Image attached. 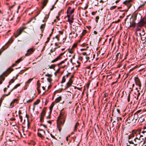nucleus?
I'll use <instances>...</instances> for the list:
<instances>
[{
  "instance_id": "1",
  "label": "nucleus",
  "mask_w": 146,
  "mask_h": 146,
  "mask_svg": "<svg viewBox=\"0 0 146 146\" xmlns=\"http://www.w3.org/2000/svg\"><path fill=\"white\" fill-rule=\"evenodd\" d=\"M65 121L64 115L63 113H61L58 117L57 120V128L60 132L62 129V126L63 125Z\"/></svg>"
},
{
  "instance_id": "2",
  "label": "nucleus",
  "mask_w": 146,
  "mask_h": 146,
  "mask_svg": "<svg viewBox=\"0 0 146 146\" xmlns=\"http://www.w3.org/2000/svg\"><path fill=\"white\" fill-rule=\"evenodd\" d=\"M137 15L135 14L133 15L130 19L129 21L127 22V18L125 19V23L128 27H130L131 25V22H135L137 19Z\"/></svg>"
},
{
  "instance_id": "3",
  "label": "nucleus",
  "mask_w": 146,
  "mask_h": 146,
  "mask_svg": "<svg viewBox=\"0 0 146 146\" xmlns=\"http://www.w3.org/2000/svg\"><path fill=\"white\" fill-rule=\"evenodd\" d=\"M134 133H135V136H136V139H137L141 140L140 137H143V136H141L140 134V131L139 130H135V131H134Z\"/></svg>"
},
{
  "instance_id": "4",
  "label": "nucleus",
  "mask_w": 146,
  "mask_h": 146,
  "mask_svg": "<svg viewBox=\"0 0 146 146\" xmlns=\"http://www.w3.org/2000/svg\"><path fill=\"white\" fill-rule=\"evenodd\" d=\"M65 53V52L63 53H60L56 58L51 61V63H54L62 58L61 56Z\"/></svg>"
},
{
  "instance_id": "5",
  "label": "nucleus",
  "mask_w": 146,
  "mask_h": 146,
  "mask_svg": "<svg viewBox=\"0 0 146 146\" xmlns=\"http://www.w3.org/2000/svg\"><path fill=\"white\" fill-rule=\"evenodd\" d=\"M133 1V0H127L125 1L123 3L127 5L128 8H129L132 5V3Z\"/></svg>"
},
{
  "instance_id": "6",
  "label": "nucleus",
  "mask_w": 146,
  "mask_h": 146,
  "mask_svg": "<svg viewBox=\"0 0 146 146\" xmlns=\"http://www.w3.org/2000/svg\"><path fill=\"white\" fill-rule=\"evenodd\" d=\"M135 81L136 84L138 86L139 89H141V84L140 83L139 79L138 77H135Z\"/></svg>"
},
{
  "instance_id": "7",
  "label": "nucleus",
  "mask_w": 146,
  "mask_h": 146,
  "mask_svg": "<svg viewBox=\"0 0 146 146\" xmlns=\"http://www.w3.org/2000/svg\"><path fill=\"white\" fill-rule=\"evenodd\" d=\"M34 49L33 48H31L27 50V53L25 54L26 56H28L32 54L34 51Z\"/></svg>"
},
{
  "instance_id": "8",
  "label": "nucleus",
  "mask_w": 146,
  "mask_h": 146,
  "mask_svg": "<svg viewBox=\"0 0 146 146\" xmlns=\"http://www.w3.org/2000/svg\"><path fill=\"white\" fill-rule=\"evenodd\" d=\"M77 34L76 33H75V31H72L71 33L69 34V37L71 38H75L77 36Z\"/></svg>"
},
{
  "instance_id": "9",
  "label": "nucleus",
  "mask_w": 146,
  "mask_h": 146,
  "mask_svg": "<svg viewBox=\"0 0 146 146\" xmlns=\"http://www.w3.org/2000/svg\"><path fill=\"white\" fill-rule=\"evenodd\" d=\"M136 116H135V115H134L132 114H131L127 118V119L128 120V119L129 120V121L130 122H131L132 121H134V120L135 119V117Z\"/></svg>"
},
{
  "instance_id": "10",
  "label": "nucleus",
  "mask_w": 146,
  "mask_h": 146,
  "mask_svg": "<svg viewBox=\"0 0 146 146\" xmlns=\"http://www.w3.org/2000/svg\"><path fill=\"white\" fill-rule=\"evenodd\" d=\"M121 54L120 52L118 53L115 55V58H114L113 60H115V62H116L118 60H120L121 58Z\"/></svg>"
},
{
  "instance_id": "11",
  "label": "nucleus",
  "mask_w": 146,
  "mask_h": 146,
  "mask_svg": "<svg viewBox=\"0 0 146 146\" xmlns=\"http://www.w3.org/2000/svg\"><path fill=\"white\" fill-rule=\"evenodd\" d=\"M66 60V59H65L64 60L61 61L57 65L59 67L60 69L61 68H64L66 67V66L65 65H64L62 66H60L61 65L64 63L65 61Z\"/></svg>"
},
{
  "instance_id": "12",
  "label": "nucleus",
  "mask_w": 146,
  "mask_h": 146,
  "mask_svg": "<svg viewBox=\"0 0 146 146\" xmlns=\"http://www.w3.org/2000/svg\"><path fill=\"white\" fill-rule=\"evenodd\" d=\"M72 84V81L71 80V78H70L69 81L67 82L66 84V86L65 89H67L69 88L71 86Z\"/></svg>"
},
{
  "instance_id": "13",
  "label": "nucleus",
  "mask_w": 146,
  "mask_h": 146,
  "mask_svg": "<svg viewBox=\"0 0 146 146\" xmlns=\"http://www.w3.org/2000/svg\"><path fill=\"white\" fill-rule=\"evenodd\" d=\"M26 28V27H21L19 28V31L18 32L19 33V35H20L21 33Z\"/></svg>"
},
{
  "instance_id": "14",
  "label": "nucleus",
  "mask_w": 146,
  "mask_h": 146,
  "mask_svg": "<svg viewBox=\"0 0 146 146\" xmlns=\"http://www.w3.org/2000/svg\"><path fill=\"white\" fill-rule=\"evenodd\" d=\"M17 100L16 99H14L11 103L10 104V106L12 108L14 106V104L15 102H17Z\"/></svg>"
},
{
  "instance_id": "15",
  "label": "nucleus",
  "mask_w": 146,
  "mask_h": 146,
  "mask_svg": "<svg viewBox=\"0 0 146 146\" xmlns=\"http://www.w3.org/2000/svg\"><path fill=\"white\" fill-rule=\"evenodd\" d=\"M73 18L72 17H68V21L70 25H71V23H73Z\"/></svg>"
},
{
  "instance_id": "16",
  "label": "nucleus",
  "mask_w": 146,
  "mask_h": 146,
  "mask_svg": "<svg viewBox=\"0 0 146 146\" xmlns=\"http://www.w3.org/2000/svg\"><path fill=\"white\" fill-rule=\"evenodd\" d=\"M48 1V0H44L43 2H42V4L43 7H42V9H43L44 6H45L47 3Z\"/></svg>"
},
{
  "instance_id": "17",
  "label": "nucleus",
  "mask_w": 146,
  "mask_h": 146,
  "mask_svg": "<svg viewBox=\"0 0 146 146\" xmlns=\"http://www.w3.org/2000/svg\"><path fill=\"white\" fill-rule=\"evenodd\" d=\"M144 130L142 132V133L143 134V136H144L145 138H146V128L145 127L143 128Z\"/></svg>"
},
{
  "instance_id": "18",
  "label": "nucleus",
  "mask_w": 146,
  "mask_h": 146,
  "mask_svg": "<svg viewBox=\"0 0 146 146\" xmlns=\"http://www.w3.org/2000/svg\"><path fill=\"white\" fill-rule=\"evenodd\" d=\"M140 21L144 25H145L146 24V18L145 17H144L141 19Z\"/></svg>"
},
{
  "instance_id": "19",
  "label": "nucleus",
  "mask_w": 146,
  "mask_h": 146,
  "mask_svg": "<svg viewBox=\"0 0 146 146\" xmlns=\"http://www.w3.org/2000/svg\"><path fill=\"white\" fill-rule=\"evenodd\" d=\"M45 115H43L41 114H40V121L42 122L44 121V117Z\"/></svg>"
},
{
  "instance_id": "20",
  "label": "nucleus",
  "mask_w": 146,
  "mask_h": 146,
  "mask_svg": "<svg viewBox=\"0 0 146 146\" xmlns=\"http://www.w3.org/2000/svg\"><path fill=\"white\" fill-rule=\"evenodd\" d=\"M62 99L61 96H59L58 97L56 98L55 100V102L57 103L59 102Z\"/></svg>"
},
{
  "instance_id": "21",
  "label": "nucleus",
  "mask_w": 146,
  "mask_h": 146,
  "mask_svg": "<svg viewBox=\"0 0 146 146\" xmlns=\"http://www.w3.org/2000/svg\"><path fill=\"white\" fill-rule=\"evenodd\" d=\"M47 109L46 108L44 107L41 113V114H43V115H45L46 114V111Z\"/></svg>"
},
{
  "instance_id": "22",
  "label": "nucleus",
  "mask_w": 146,
  "mask_h": 146,
  "mask_svg": "<svg viewBox=\"0 0 146 146\" xmlns=\"http://www.w3.org/2000/svg\"><path fill=\"white\" fill-rule=\"evenodd\" d=\"M79 123L78 122H77L76 123V124L74 127V131H76L77 130V127L79 125Z\"/></svg>"
},
{
  "instance_id": "23",
  "label": "nucleus",
  "mask_w": 146,
  "mask_h": 146,
  "mask_svg": "<svg viewBox=\"0 0 146 146\" xmlns=\"http://www.w3.org/2000/svg\"><path fill=\"white\" fill-rule=\"evenodd\" d=\"M144 25H145L144 24L141 22L140 21H139L137 24V25H138L139 27H141L143 26Z\"/></svg>"
},
{
  "instance_id": "24",
  "label": "nucleus",
  "mask_w": 146,
  "mask_h": 146,
  "mask_svg": "<svg viewBox=\"0 0 146 146\" xmlns=\"http://www.w3.org/2000/svg\"><path fill=\"white\" fill-rule=\"evenodd\" d=\"M144 25H145L144 24L141 22L140 21H139L137 24V25H138L139 27H141L143 26Z\"/></svg>"
},
{
  "instance_id": "25",
  "label": "nucleus",
  "mask_w": 146,
  "mask_h": 146,
  "mask_svg": "<svg viewBox=\"0 0 146 146\" xmlns=\"http://www.w3.org/2000/svg\"><path fill=\"white\" fill-rule=\"evenodd\" d=\"M56 65L55 64H53L51 65V66H49V68L50 69H53L54 70H55V68L56 66Z\"/></svg>"
},
{
  "instance_id": "26",
  "label": "nucleus",
  "mask_w": 146,
  "mask_h": 146,
  "mask_svg": "<svg viewBox=\"0 0 146 146\" xmlns=\"http://www.w3.org/2000/svg\"><path fill=\"white\" fill-rule=\"evenodd\" d=\"M20 86V84H17L11 90V92H12L13 90L16 89L19 86Z\"/></svg>"
},
{
  "instance_id": "27",
  "label": "nucleus",
  "mask_w": 146,
  "mask_h": 146,
  "mask_svg": "<svg viewBox=\"0 0 146 146\" xmlns=\"http://www.w3.org/2000/svg\"><path fill=\"white\" fill-rule=\"evenodd\" d=\"M45 26V24H43L41 25L40 26V28L41 29V31L42 32L44 30V28Z\"/></svg>"
},
{
  "instance_id": "28",
  "label": "nucleus",
  "mask_w": 146,
  "mask_h": 146,
  "mask_svg": "<svg viewBox=\"0 0 146 146\" xmlns=\"http://www.w3.org/2000/svg\"><path fill=\"white\" fill-rule=\"evenodd\" d=\"M74 9L73 8L72 10H70L69 11H68L67 12V13H68L70 15L72 14L74 12Z\"/></svg>"
},
{
  "instance_id": "29",
  "label": "nucleus",
  "mask_w": 146,
  "mask_h": 146,
  "mask_svg": "<svg viewBox=\"0 0 146 146\" xmlns=\"http://www.w3.org/2000/svg\"><path fill=\"white\" fill-rule=\"evenodd\" d=\"M66 76H64L62 78V81L61 82V83L62 84L65 82L66 81Z\"/></svg>"
},
{
  "instance_id": "30",
  "label": "nucleus",
  "mask_w": 146,
  "mask_h": 146,
  "mask_svg": "<svg viewBox=\"0 0 146 146\" xmlns=\"http://www.w3.org/2000/svg\"><path fill=\"white\" fill-rule=\"evenodd\" d=\"M135 131V130H133L132 131V134H131L130 135H129L131 137H134V136H135V133H133L134 132V131Z\"/></svg>"
},
{
  "instance_id": "31",
  "label": "nucleus",
  "mask_w": 146,
  "mask_h": 146,
  "mask_svg": "<svg viewBox=\"0 0 146 146\" xmlns=\"http://www.w3.org/2000/svg\"><path fill=\"white\" fill-rule=\"evenodd\" d=\"M4 79V78L3 77V76H0V84H1L2 83V81Z\"/></svg>"
},
{
  "instance_id": "32",
  "label": "nucleus",
  "mask_w": 146,
  "mask_h": 146,
  "mask_svg": "<svg viewBox=\"0 0 146 146\" xmlns=\"http://www.w3.org/2000/svg\"><path fill=\"white\" fill-rule=\"evenodd\" d=\"M37 135L38 137L41 138L42 139H43L44 137L40 133H37Z\"/></svg>"
},
{
  "instance_id": "33",
  "label": "nucleus",
  "mask_w": 146,
  "mask_h": 146,
  "mask_svg": "<svg viewBox=\"0 0 146 146\" xmlns=\"http://www.w3.org/2000/svg\"><path fill=\"white\" fill-rule=\"evenodd\" d=\"M22 58H23V57H21V58L18 59L17 60V61H15V63H19L22 60Z\"/></svg>"
},
{
  "instance_id": "34",
  "label": "nucleus",
  "mask_w": 146,
  "mask_h": 146,
  "mask_svg": "<svg viewBox=\"0 0 146 146\" xmlns=\"http://www.w3.org/2000/svg\"><path fill=\"white\" fill-rule=\"evenodd\" d=\"M141 27H139L138 25H137V27L136 29L135 30L136 31H139L141 29Z\"/></svg>"
},
{
  "instance_id": "35",
  "label": "nucleus",
  "mask_w": 146,
  "mask_h": 146,
  "mask_svg": "<svg viewBox=\"0 0 146 146\" xmlns=\"http://www.w3.org/2000/svg\"><path fill=\"white\" fill-rule=\"evenodd\" d=\"M141 110H139L137 111L135 113L134 115L135 116H137L138 115L137 113H140L141 111Z\"/></svg>"
},
{
  "instance_id": "36",
  "label": "nucleus",
  "mask_w": 146,
  "mask_h": 146,
  "mask_svg": "<svg viewBox=\"0 0 146 146\" xmlns=\"http://www.w3.org/2000/svg\"><path fill=\"white\" fill-rule=\"evenodd\" d=\"M37 88H39L40 86V84L39 83V81H38L37 82Z\"/></svg>"
},
{
  "instance_id": "37",
  "label": "nucleus",
  "mask_w": 146,
  "mask_h": 146,
  "mask_svg": "<svg viewBox=\"0 0 146 146\" xmlns=\"http://www.w3.org/2000/svg\"><path fill=\"white\" fill-rule=\"evenodd\" d=\"M72 48H71V49H69L68 50V52L70 53H73V50Z\"/></svg>"
},
{
  "instance_id": "38",
  "label": "nucleus",
  "mask_w": 146,
  "mask_h": 146,
  "mask_svg": "<svg viewBox=\"0 0 146 146\" xmlns=\"http://www.w3.org/2000/svg\"><path fill=\"white\" fill-rule=\"evenodd\" d=\"M136 23H135V22H131V26L132 27H135L136 25Z\"/></svg>"
},
{
  "instance_id": "39",
  "label": "nucleus",
  "mask_w": 146,
  "mask_h": 146,
  "mask_svg": "<svg viewBox=\"0 0 146 146\" xmlns=\"http://www.w3.org/2000/svg\"><path fill=\"white\" fill-rule=\"evenodd\" d=\"M47 80L48 82H49L50 83H51V81L52 80L51 78V77H49L48 78H47Z\"/></svg>"
},
{
  "instance_id": "40",
  "label": "nucleus",
  "mask_w": 146,
  "mask_h": 146,
  "mask_svg": "<svg viewBox=\"0 0 146 146\" xmlns=\"http://www.w3.org/2000/svg\"><path fill=\"white\" fill-rule=\"evenodd\" d=\"M60 68H59L58 69V70L54 72V75H55V76H56V74L58 73L59 71L60 70Z\"/></svg>"
},
{
  "instance_id": "41",
  "label": "nucleus",
  "mask_w": 146,
  "mask_h": 146,
  "mask_svg": "<svg viewBox=\"0 0 146 146\" xmlns=\"http://www.w3.org/2000/svg\"><path fill=\"white\" fill-rule=\"evenodd\" d=\"M39 102H40L39 100H37L34 103V105H37L39 103Z\"/></svg>"
},
{
  "instance_id": "42",
  "label": "nucleus",
  "mask_w": 146,
  "mask_h": 146,
  "mask_svg": "<svg viewBox=\"0 0 146 146\" xmlns=\"http://www.w3.org/2000/svg\"><path fill=\"white\" fill-rule=\"evenodd\" d=\"M45 76H47L48 77V78H49V77H51L52 76V75L51 74H46L45 75Z\"/></svg>"
},
{
  "instance_id": "43",
  "label": "nucleus",
  "mask_w": 146,
  "mask_h": 146,
  "mask_svg": "<svg viewBox=\"0 0 146 146\" xmlns=\"http://www.w3.org/2000/svg\"><path fill=\"white\" fill-rule=\"evenodd\" d=\"M53 107H52V106H50V107H49V109H50V113H51L52 111V108H53Z\"/></svg>"
},
{
  "instance_id": "44",
  "label": "nucleus",
  "mask_w": 146,
  "mask_h": 146,
  "mask_svg": "<svg viewBox=\"0 0 146 146\" xmlns=\"http://www.w3.org/2000/svg\"><path fill=\"white\" fill-rule=\"evenodd\" d=\"M141 33H142V36H144L145 35V31L143 29H142V31Z\"/></svg>"
},
{
  "instance_id": "45",
  "label": "nucleus",
  "mask_w": 146,
  "mask_h": 146,
  "mask_svg": "<svg viewBox=\"0 0 146 146\" xmlns=\"http://www.w3.org/2000/svg\"><path fill=\"white\" fill-rule=\"evenodd\" d=\"M33 78H30L28 80L27 82V83L28 84L30 83L33 80Z\"/></svg>"
},
{
  "instance_id": "46",
  "label": "nucleus",
  "mask_w": 146,
  "mask_h": 146,
  "mask_svg": "<svg viewBox=\"0 0 146 146\" xmlns=\"http://www.w3.org/2000/svg\"><path fill=\"white\" fill-rule=\"evenodd\" d=\"M59 36V35H57L55 37L57 39V40L58 41H59L60 40Z\"/></svg>"
},
{
  "instance_id": "47",
  "label": "nucleus",
  "mask_w": 146,
  "mask_h": 146,
  "mask_svg": "<svg viewBox=\"0 0 146 146\" xmlns=\"http://www.w3.org/2000/svg\"><path fill=\"white\" fill-rule=\"evenodd\" d=\"M130 94H129L128 95V96L127 98V101L128 102H129L130 101Z\"/></svg>"
},
{
  "instance_id": "48",
  "label": "nucleus",
  "mask_w": 146,
  "mask_h": 146,
  "mask_svg": "<svg viewBox=\"0 0 146 146\" xmlns=\"http://www.w3.org/2000/svg\"><path fill=\"white\" fill-rule=\"evenodd\" d=\"M128 141L130 143L133 144H134L135 145V144L134 143V142L132 140H131H131H128Z\"/></svg>"
},
{
  "instance_id": "49",
  "label": "nucleus",
  "mask_w": 146,
  "mask_h": 146,
  "mask_svg": "<svg viewBox=\"0 0 146 146\" xmlns=\"http://www.w3.org/2000/svg\"><path fill=\"white\" fill-rule=\"evenodd\" d=\"M14 82V80L13 79H11V81L9 82V85H10L11 83H13Z\"/></svg>"
},
{
  "instance_id": "50",
  "label": "nucleus",
  "mask_w": 146,
  "mask_h": 146,
  "mask_svg": "<svg viewBox=\"0 0 146 146\" xmlns=\"http://www.w3.org/2000/svg\"><path fill=\"white\" fill-rule=\"evenodd\" d=\"M33 99H30L27 101V103H30L33 100Z\"/></svg>"
},
{
  "instance_id": "51",
  "label": "nucleus",
  "mask_w": 146,
  "mask_h": 146,
  "mask_svg": "<svg viewBox=\"0 0 146 146\" xmlns=\"http://www.w3.org/2000/svg\"><path fill=\"white\" fill-rule=\"evenodd\" d=\"M99 19V16L96 17V22L97 23H98V20Z\"/></svg>"
},
{
  "instance_id": "52",
  "label": "nucleus",
  "mask_w": 146,
  "mask_h": 146,
  "mask_svg": "<svg viewBox=\"0 0 146 146\" xmlns=\"http://www.w3.org/2000/svg\"><path fill=\"white\" fill-rule=\"evenodd\" d=\"M145 4L144 3V4H143L142 5H141L139 6L138 7V9H139L142 8L145 5Z\"/></svg>"
},
{
  "instance_id": "53",
  "label": "nucleus",
  "mask_w": 146,
  "mask_h": 146,
  "mask_svg": "<svg viewBox=\"0 0 146 146\" xmlns=\"http://www.w3.org/2000/svg\"><path fill=\"white\" fill-rule=\"evenodd\" d=\"M35 17H33V18H31L27 22V23H30L32 21V20H33V19H35Z\"/></svg>"
},
{
  "instance_id": "54",
  "label": "nucleus",
  "mask_w": 146,
  "mask_h": 146,
  "mask_svg": "<svg viewBox=\"0 0 146 146\" xmlns=\"http://www.w3.org/2000/svg\"><path fill=\"white\" fill-rule=\"evenodd\" d=\"M55 45L57 47L56 48H60V46L58 45V44L57 43H56L55 44Z\"/></svg>"
},
{
  "instance_id": "55",
  "label": "nucleus",
  "mask_w": 146,
  "mask_h": 146,
  "mask_svg": "<svg viewBox=\"0 0 146 146\" xmlns=\"http://www.w3.org/2000/svg\"><path fill=\"white\" fill-rule=\"evenodd\" d=\"M77 46V44H75L73 45L72 48H75Z\"/></svg>"
},
{
  "instance_id": "56",
  "label": "nucleus",
  "mask_w": 146,
  "mask_h": 146,
  "mask_svg": "<svg viewBox=\"0 0 146 146\" xmlns=\"http://www.w3.org/2000/svg\"><path fill=\"white\" fill-rule=\"evenodd\" d=\"M71 74V73L70 72H68V73L67 74H66V76H66V78H68V76H69V75Z\"/></svg>"
},
{
  "instance_id": "57",
  "label": "nucleus",
  "mask_w": 146,
  "mask_h": 146,
  "mask_svg": "<svg viewBox=\"0 0 146 146\" xmlns=\"http://www.w3.org/2000/svg\"><path fill=\"white\" fill-rule=\"evenodd\" d=\"M19 118L20 119L21 121L22 122L23 120L22 116L20 115H19Z\"/></svg>"
},
{
  "instance_id": "58",
  "label": "nucleus",
  "mask_w": 146,
  "mask_h": 146,
  "mask_svg": "<svg viewBox=\"0 0 146 146\" xmlns=\"http://www.w3.org/2000/svg\"><path fill=\"white\" fill-rule=\"evenodd\" d=\"M48 18V16L47 15H46V16L44 18V19L47 21V19Z\"/></svg>"
},
{
  "instance_id": "59",
  "label": "nucleus",
  "mask_w": 146,
  "mask_h": 146,
  "mask_svg": "<svg viewBox=\"0 0 146 146\" xmlns=\"http://www.w3.org/2000/svg\"><path fill=\"white\" fill-rule=\"evenodd\" d=\"M50 40V37H48L47 38V40L45 42V43H47L48 42H49V41Z\"/></svg>"
},
{
  "instance_id": "60",
  "label": "nucleus",
  "mask_w": 146,
  "mask_h": 146,
  "mask_svg": "<svg viewBox=\"0 0 146 146\" xmlns=\"http://www.w3.org/2000/svg\"><path fill=\"white\" fill-rule=\"evenodd\" d=\"M141 136H143L142 137H140L141 140V139H143L145 138L144 136H143V134H142V135H141Z\"/></svg>"
},
{
  "instance_id": "61",
  "label": "nucleus",
  "mask_w": 146,
  "mask_h": 146,
  "mask_svg": "<svg viewBox=\"0 0 146 146\" xmlns=\"http://www.w3.org/2000/svg\"><path fill=\"white\" fill-rule=\"evenodd\" d=\"M12 42V40H10L8 41V42L7 43V44H9L10 43H11Z\"/></svg>"
},
{
  "instance_id": "62",
  "label": "nucleus",
  "mask_w": 146,
  "mask_h": 146,
  "mask_svg": "<svg viewBox=\"0 0 146 146\" xmlns=\"http://www.w3.org/2000/svg\"><path fill=\"white\" fill-rule=\"evenodd\" d=\"M86 62H87L88 60L90 58L89 57H88L87 56H86Z\"/></svg>"
},
{
  "instance_id": "63",
  "label": "nucleus",
  "mask_w": 146,
  "mask_h": 146,
  "mask_svg": "<svg viewBox=\"0 0 146 146\" xmlns=\"http://www.w3.org/2000/svg\"><path fill=\"white\" fill-rule=\"evenodd\" d=\"M79 59L81 61H82V59H83V58L82 57V56H80L79 57Z\"/></svg>"
},
{
  "instance_id": "64",
  "label": "nucleus",
  "mask_w": 146,
  "mask_h": 146,
  "mask_svg": "<svg viewBox=\"0 0 146 146\" xmlns=\"http://www.w3.org/2000/svg\"><path fill=\"white\" fill-rule=\"evenodd\" d=\"M37 90L38 91V94H39L40 93V91L39 88H37Z\"/></svg>"
}]
</instances>
